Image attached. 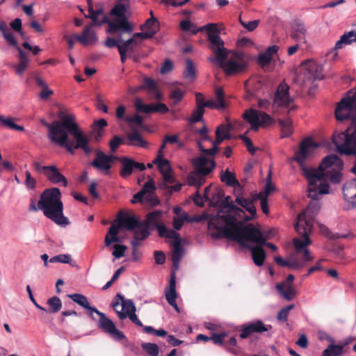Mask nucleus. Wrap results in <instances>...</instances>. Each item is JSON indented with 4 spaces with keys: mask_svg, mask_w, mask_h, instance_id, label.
<instances>
[{
    "mask_svg": "<svg viewBox=\"0 0 356 356\" xmlns=\"http://www.w3.org/2000/svg\"><path fill=\"white\" fill-rule=\"evenodd\" d=\"M356 112V94L343 98L335 109V116L342 121L351 118Z\"/></svg>",
    "mask_w": 356,
    "mask_h": 356,
    "instance_id": "f8f14e48",
    "label": "nucleus"
},
{
    "mask_svg": "<svg viewBox=\"0 0 356 356\" xmlns=\"http://www.w3.org/2000/svg\"><path fill=\"white\" fill-rule=\"evenodd\" d=\"M141 40L143 39L140 36H136V33H134L132 38L127 40H120L118 48L122 47L124 52L127 53L129 56H132V53L135 48L139 45Z\"/></svg>",
    "mask_w": 356,
    "mask_h": 356,
    "instance_id": "c756f323",
    "label": "nucleus"
},
{
    "mask_svg": "<svg viewBox=\"0 0 356 356\" xmlns=\"http://www.w3.org/2000/svg\"><path fill=\"white\" fill-rule=\"evenodd\" d=\"M304 68L307 70L309 78L317 79L320 78L318 71H321V67L318 66L314 61H307L304 64Z\"/></svg>",
    "mask_w": 356,
    "mask_h": 356,
    "instance_id": "37998d69",
    "label": "nucleus"
},
{
    "mask_svg": "<svg viewBox=\"0 0 356 356\" xmlns=\"http://www.w3.org/2000/svg\"><path fill=\"white\" fill-rule=\"evenodd\" d=\"M234 195L236 197L235 202L244 208L250 214V216L248 217L251 218V220L254 218L256 216V208L253 204V200L243 196V188H241V191H238V193H234Z\"/></svg>",
    "mask_w": 356,
    "mask_h": 356,
    "instance_id": "393cba45",
    "label": "nucleus"
},
{
    "mask_svg": "<svg viewBox=\"0 0 356 356\" xmlns=\"http://www.w3.org/2000/svg\"><path fill=\"white\" fill-rule=\"evenodd\" d=\"M166 300L170 305L174 307V309L179 312V308L176 302L177 298V292H176V282H175V275L173 274L169 282V286L165 289V291Z\"/></svg>",
    "mask_w": 356,
    "mask_h": 356,
    "instance_id": "bb28decb",
    "label": "nucleus"
},
{
    "mask_svg": "<svg viewBox=\"0 0 356 356\" xmlns=\"http://www.w3.org/2000/svg\"><path fill=\"white\" fill-rule=\"evenodd\" d=\"M277 291L287 300H292L297 291L292 284H279L277 285Z\"/></svg>",
    "mask_w": 356,
    "mask_h": 356,
    "instance_id": "79ce46f5",
    "label": "nucleus"
},
{
    "mask_svg": "<svg viewBox=\"0 0 356 356\" xmlns=\"http://www.w3.org/2000/svg\"><path fill=\"white\" fill-rule=\"evenodd\" d=\"M115 159L112 155H107L102 152H97L95 159L91 163V165L101 172L108 174L111 168V164Z\"/></svg>",
    "mask_w": 356,
    "mask_h": 356,
    "instance_id": "a211bd4d",
    "label": "nucleus"
},
{
    "mask_svg": "<svg viewBox=\"0 0 356 356\" xmlns=\"http://www.w3.org/2000/svg\"><path fill=\"white\" fill-rule=\"evenodd\" d=\"M294 308L293 305H289L282 308L277 314V319L281 321H286L289 312Z\"/></svg>",
    "mask_w": 356,
    "mask_h": 356,
    "instance_id": "680f3d73",
    "label": "nucleus"
},
{
    "mask_svg": "<svg viewBox=\"0 0 356 356\" xmlns=\"http://www.w3.org/2000/svg\"><path fill=\"white\" fill-rule=\"evenodd\" d=\"M216 138L215 140H213L212 139L210 140V143L212 145L211 148L205 149L204 147H202L201 145V144L200 145V150L202 153L204 154V156H205V155L213 156L218 152V146L225 140V138H224V137L219 135V130H216Z\"/></svg>",
    "mask_w": 356,
    "mask_h": 356,
    "instance_id": "c9c22d12",
    "label": "nucleus"
},
{
    "mask_svg": "<svg viewBox=\"0 0 356 356\" xmlns=\"http://www.w3.org/2000/svg\"><path fill=\"white\" fill-rule=\"evenodd\" d=\"M93 26H95L93 22L86 26L81 35L74 34V38L85 46L95 44L98 38L92 29Z\"/></svg>",
    "mask_w": 356,
    "mask_h": 356,
    "instance_id": "412c9836",
    "label": "nucleus"
},
{
    "mask_svg": "<svg viewBox=\"0 0 356 356\" xmlns=\"http://www.w3.org/2000/svg\"><path fill=\"white\" fill-rule=\"evenodd\" d=\"M0 31L2 33L5 40L10 46L13 47L17 49V47H19L18 46V42L15 37L13 31L10 30L5 22L3 24H0Z\"/></svg>",
    "mask_w": 356,
    "mask_h": 356,
    "instance_id": "72a5a7b5",
    "label": "nucleus"
},
{
    "mask_svg": "<svg viewBox=\"0 0 356 356\" xmlns=\"http://www.w3.org/2000/svg\"><path fill=\"white\" fill-rule=\"evenodd\" d=\"M124 120L128 123L130 130H131V127H136L135 125L138 127H141L143 124V118L138 114H136L133 116L126 117Z\"/></svg>",
    "mask_w": 356,
    "mask_h": 356,
    "instance_id": "4d7b16f0",
    "label": "nucleus"
},
{
    "mask_svg": "<svg viewBox=\"0 0 356 356\" xmlns=\"http://www.w3.org/2000/svg\"><path fill=\"white\" fill-rule=\"evenodd\" d=\"M107 125V122L104 119H100L95 121L92 124V136L96 140L102 136V129Z\"/></svg>",
    "mask_w": 356,
    "mask_h": 356,
    "instance_id": "a18cd8bd",
    "label": "nucleus"
},
{
    "mask_svg": "<svg viewBox=\"0 0 356 356\" xmlns=\"http://www.w3.org/2000/svg\"><path fill=\"white\" fill-rule=\"evenodd\" d=\"M206 106L212 109L222 111L227 106L224 98V93L222 88H218L216 90V98L206 102Z\"/></svg>",
    "mask_w": 356,
    "mask_h": 356,
    "instance_id": "cd10ccee",
    "label": "nucleus"
},
{
    "mask_svg": "<svg viewBox=\"0 0 356 356\" xmlns=\"http://www.w3.org/2000/svg\"><path fill=\"white\" fill-rule=\"evenodd\" d=\"M279 124L281 127L282 136L289 137L293 132L292 122L291 119L286 118L279 120Z\"/></svg>",
    "mask_w": 356,
    "mask_h": 356,
    "instance_id": "09e8293b",
    "label": "nucleus"
},
{
    "mask_svg": "<svg viewBox=\"0 0 356 356\" xmlns=\"http://www.w3.org/2000/svg\"><path fill=\"white\" fill-rule=\"evenodd\" d=\"M356 42V33L353 31H349L341 36L340 39L336 42L334 50L341 49L344 45L350 44Z\"/></svg>",
    "mask_w": 356,
    "mask_h": 356,
    "instance_id": "a19ab883",
    "label": "nucleus"
},
{
    "mask_svg": "<svg viewBox=\"0 0 356 356\" xmlns=\"http://www.w3.org/2000/svg\"><path fill=\"white\" fill-rule=\"evenodd\" d=\"M0 122L1 125L6 128L22 131L24 130V127L15 124L13 119L10 117H4L0 114Z\"/></svg>",
    "mask_w": 356,
    "mask_h": 356,
    "instance_id": "49530a36",
    "label": "nucleus"
},
{
    "mask_svg": "<svg viewBox=\"0 0 356 356\" xmlns=\"http://www.w3.org/2000/svg\"><path fill=\"white\" fill-rule=\"evenodd\" d=\"M271 176L272 172L270 171L267 176V181L264 188V191L256 194L255 195H257V197H263L265 194L266 197L268 198L269 194L275 191V186L271 183Z\"/></svg>",
    "mask_w": 356,
    "mask_h": 356,
    "instance_id": "6e6d98bb",
    "label": "nucleus"
},
{
    "mask_svg": "<svg viewBox=\"0 0 356 356\" xmlns=\"http://www.w3.org/2000/svg\"><path fill=\"white\" fill-rule=\"evenodd\" d=\"M271 328L272 326L270 325L264 324L261 321L243 324L241 326L240 337L241 339H247L252 334L263 333L268 332Z\"/></svg>",
    "mask_w": 356,
    "mask_h": 356,
    "instance_id": "2eb2a0df",
    "label": "nucleus"
},
{
    "mask_svg": "<svg viewBox=\"0 0 356 356\" xmlns=\"http://www.w3.org/2000/svg\"><path fill=\"white\" fill-rule=\"evenodd\" d=\"M114 250L112 252V254L116 259H120L124 255V252L127 250V247L124 245L116 243L113 245Z\"/></svg>",
    "mask_w": 356,
    "mask_h": 356,
    "instance_id": "e2e57ef3",
    "label": "nucleus"
},
{
    "mask_svg": "<svg viewBox=\"0 0 356 356\" xmlns=\"http://www.w3.org/2000/svg\"><path fill=\"white\" fill-rule=\"evenodd\" d=\"M133 231L134 232V236L131 243L134 248L140 245V241L144 240L149 235V227L144 222H140Z\"/></svg>",
    "mask_w": 356,
    "mask_h": 356,
    "instance_id": "a878e982",
    "label": "nucleus"
},
{
    "mask_svg": "<svg viewBox=\"0 0 356 356\" xmlns=\"http://www.w3.org/2000/svg\"><path fill=\"white\" fill-rule=\"evenodd\" d=\"M155 190V186L154 181L152 180H149L146 182L142 188V190L135 194L131 200L132 203H136L143 201H149L154 202V191Z\"/></svg>",
    "mask_w": 356,
    "mask_h": 356,
    "instance_id": "6ab92c4d",
    "label": "nucleus"
},
{
    "mask_svg": "<svg viewBox=\"0 0 356 356\" xmlns=\"http://www.w3.org/2000/svg\"><path fill=\"white\" fill-rule=\"evenodd\" d=\"M243 117L255 131H258L260 127H267L273 122V119L269 115L253 108L245 111Z\"/></svg>",
    "mask_w": 356,
    "mask_h": 356,
    "instance_id": "9b49d317",
    "label": "nucleus"
},
{
    "mask_svg": "<svg viewBox=\"0 0 356 356\" xmlns=\"http://www.w3.org/2000/svg\"><path fill=\"white\" fill-rule=\"evenodd\" d=\"M47 304L49 307V312L57 313L62 308L61 300L57 296H54L49 298L47 300Z\"/></svg>",
    "mask_w": 356,
    "mask_h": 356,
    "instance_id": "3c124183",
    "label": "nucleus"
},
{
    "mask_svg": "<svg viewBox=\"0 0 356 356\" xmlns=\"http://www.w3.org/2000/svg\"><path fill=\"white\" fill-rule=\"evenodd\" d=\"M240 24L249 31H254L259 25V20H253L250 22H244L240 19Z\"/></svg>",
    "mask_w": 356,
    "mask_h": 356,
    "instance_id": "774afa93",
    "label": "nucleus"
},
{
    "mask_svg": "<svg viewBox=\"0 0 356 356\" xmlns=\"http://www.w3.org/2000/svg\"><path fill=\"white\" fill-rule=\"evenodd\" d=\"M318 146L311 138H306L302 141L299 150L296 153L294 159L299 163L308 181V197L312 200L298 216L295 229L300 236L293 239L294 252L287 260H284L280 256L275 257V262L282 267L299 270L314 259L308 246L312 244L309 234L313 227V222L321 208L318 199L321 195L330 193L328 180L337 184L341 178V170L343 168V162L336 155L331 154L326 156L318 169L309 168L305 164V161L315 152Z\"/></svg>",
    "mask_w": 356,
    "mask_h": 356,
    "instance_id": "f257e3e1",
    "label": "nucleus"
},
{
    "mask_svg": "<svg viewBox=\"0 0 356 356\" xmlns=\"http://www.w3.org/2000/svg\"><path fill=\"white\" fill-rule=\"evenodd\" d=\"M220 179L227 186H232L234 188V193H238V191H241L242 186L236 179L234 174L229 172L228 169L222 173Z\"/></svg>",
    "mask_w": 356,
    "mask_h": 356,
    "instance_id": "473e14b6",
    "label": "nucleus"
},
{
    "mask_svg": "<svg viewBox=\"0 0 356 356\" xmlns=\"http://www.w3.org/2000/svg\"><path fill=\"white\" fill-rule=\"evenodd\" d=\"M153 163L157 165L165 184H172L175 182L170 163L167 159H163V154H158L157 157L153 161Z\"/></svg>",
    "mask_w": 356,
    "mask_h": 356,
    "instance_id": "dca6fc26",
    "label": "nucleus"
},
{
    "mask_svg": "<svg viewBox=\"0 0 356 356\" xmlns=\"http://www.w3.org/2000/svg\"><path fill=\"white\" fill-rule=\"evenodd\" d=\"M61 197L60 191L58 188L45 189L40 195L38 208L43 211L47 218L56 224L66 226L69 224V220L63 215V204Z\"/></svg>",
    "mask_w": 356,
    "mask_h": 356,
    "instance_id": "423d86ee",
    "label": "nucleus"
},
{
    "mask_svg": "<svg viewBox=\"0 0 356 356\" xmlns=\"http://www.w3.org/2000/svg\"><path fill=\"white\" fill-rule=\"evenodd\" d=\"M51 263L68 264L71 266H76V262L72 260V257L69 254H62L51 257L49 260Z\"/></svg>",
    "mask_w": 356,
    "mask_h": 356,
    "instance_id": "de8ad7c7",
    "label": "nucleus"
},
{
    "mask_svg": "<svg viewBox=\"0 0 356 356\" xmlns=\"http://www.w3.org/2000/svg\"><path fill=\"white\" fill-rule=\"evenodd\" d=\"M88 13L85 14V17L93 21L95 25L101 26L103 24H108V31L115 33L118 30L124 32L131 31V28L127 23L125 17L126 6L122 3H118L110 11V14L116 17L113 21L108 20V18L103 11L102 8L94 10L92 8V1L87 0Z\"/></svg>",
    "mask_w": 356,
    "mask_h": 356,
    "instance_id": "39448f33",
    "label": "nucleus"
},
{
    "mask_svg": "<svg viewBox=\"0 0 356 356\" xmlns=\"http://www.w3.org/2000/svg\"><path fill=\"white\" fill-rule=\"evenodd\" d=\"M195 171L192 172L188 177V184L200 187L205 181V175L210 173L216 166L213 159L201 156L192 159Z\"/></svg>",
    "mask_w": 356,
    "mask_h": 356,
    "instance_id": "1a4fd4ad",
    "label": "nucleus"
},
{
    "mask_svg": "<svg viewBox=\"0 0 356 356\" xmlns=\"http://www.w3.org/2000/svg\"><path fill=\"white\" fill-rule=\"evenodd\" d=\"M306 29L302 24H297L293 27L291 37L293 41L305 47H307Z\"/></svg>",
    "mask_w": 356,
    "mask_h": 356,
    "instance_id": "7c9ffc66",
    "label": "nucleus"
},
{
    "mask_svg": "<svg viewBox=\"0 0 356 356\" xmlns=\"http://www.w3.org/2000/svg\"><path fill=\"white\" fill-rule=\"evenodd\" d=\"M161 211H154L152 212L149 213L147 215V218L144 223H146L149 227V225H154L158 229V227L160 225H164L163 224L159 223V220L161 216Z\"/></svg>",
    "mask_w": 356,
    "mask_h": 356,
    "instance_id": "c03bdc74",
    "label": "nucleus"
},
{
    "mask_svg": "<svg viewBox=\"0 0 356 356\" xmlns=\"http://www.w3.org/2000/svg\"><path fill=\"white\" fill-rule=\"evenodd\" d=\"M236 228L238 229V227ZM228 236L232 237V240L238 242L242 245H244L245 243L252 242L257 245H266L270 248L273 251L277 250L276 245L271 243L266 242V240L270 238V234L262 233L257 227L252 224L246 225L244 229H236L235 232H229Z\"/></svg>",
    "mask_w": 356,
    "mask_h": 356,
    "instance_id": "6e6552de",
    "label": "nucleus"
},
{
    "mask_svg": "<svg viewBox=\"0 0 356 356\" xmlns=\"http://www.w3.org/2000/svg\"><path fill=\"white\" fill-rule=\"evenodd\" d=\"M204 27L210 42L209 48L214 54V57L209 58V61L218 65L228 76L243 72L248 65L247 56L242 52L228 51L224 47V42L219 35L224 29L223 26L208 24Z\"/></svg>",
    "mask_w": 356,
    "mask_h": 356,
    "instance_id": "7ed1b4c3",
    "label": "nucleus"
},
{
    "mask_svg": "<svg viewBox=\"0 0 356 356\" xmlns=\"http://www.w3.org/2000/svg\"><path fill=\"white\" fill-rule=\"evenodd\" d=\"M180 26L182 30L185 31H191L193 33H196L200 30L205 29L207 31V29L204 26L200 29H196L193 24L189 20L181 21Z\"/></svg>",
    "mask_w": 356,
    "mask_h": 356,
    "instance_id": "052dcab7",
    "label": "nucleus"
},
{
    "mask_svg": "<svg viewBox=\"0 0 356 356\" xmlns=\"http://www.w3.org/2000/svg\"><path fill=\"white\" fill-rule=\"evenodd\" d=\"M142 348L151 356H158L159 355V348L156 343H144L142 344Z\"/></svg>",
    "mask_w": 356,
    "mask_h": 356,
    "instance_id": "13d9d810",
    "label": "nucleus"
},
{
    "mask_svg": "<svg viewBox=\"0 0 356 356\" xmlns=\"http://www.w3.org/2000/svg\"><path fill=\"white\" fill-rule=\"evenodd\" d=\"M159 235L161 237L171 238V245L173 246L172 261L175 269L178 268L179 261L183 256V249L181 245L179 234L175 231L168 229L165 225L158 227Z\"/></svg>",
    "mask_w": 356,
    "mask_h": 356,
    "instance_id": "9d476101",
    "label": "nucleus"
},
{
    "mask_svg": "<svg viewBox=\"0 0 356 356\" xmlns=\"http://www.w3.org/2000/svg\"><path fill=\"white\" fill-rule=\"evenodd\" d=\"M343 346L330 344L323 350L322 356H339L343 353Z\"/></svg>",
    "mask_w": 356,
    "mask_h": 356,
    "instance_id": "8fccbe9b",
    "label": "nucleus"
},
{
    "mask_svg": "<svg viewBox=\"0 0 356 356\" xmlns=\"http://www.w3.org/2000/svg\"><path fill=\"white\" fill-rule=\"evenodd\" d=\"M222 209L216 214L208 216V231L213 238H227L232 240L228 236L229 232L245 228L243 223L251 220L245 215L244 210L236 207L230 196H227L221 202Z\"/></svg>",
    "mask_w": 356,
    "mask_h": 356,
    "instance_id": "20e7f679",
    "label": "nucleus"
},
{
    "mask_svg": "<svg viewBox=\"0 0 356 356\" xmlns=\"http://www.w3.org/2000/svg\"><path fill=\"white\" fill-rule=\"evenodd\" d=\"M13 31H15L19 33L22 36L24 35V33L22 32V20L19 18H16L13 21H12L10 24Z\"/></svg>",
    "mask_w": 356,
    "mask_h": 356,
    "instance_id": "69168bd1",
    "label": "nucleus"
},
{
    "mask_svg": "<svg viewBox=\"0 0 356 356\" xmlns=\"http://www.w3.org/2000/svg\"><path fill=\"white\" fill-rule=\"evenodd\" d=\"M112 306L121 320L125 319L129 314L136 312L134 302L130 299L124 298L121 294H117Z\"/></svg>",
    "mask_w": 356,
    "mask_h": 356,
    "instance_id": "4468645a",
    "label": "nucleus"
},
{
    "mask_svg": "<svg viewBox=\"0 0 356 356\" xmlns=\"http://www.w3.org/2000/svg\"><path fill=\"white\" fill-rule=\"evenodd\" d=\"M204 113V108H203L202 106H197L189 118V122L191 123L200 122L202 120Z\"/></svg>",
    "mask_w": 356,
    "mask_h": 356,
    "instance_id": "bf43d9fd",
    "label": "nucleus"
},
{
    "mask_svg": "<svg viewBox=\"0 0 356 356\" xmlns=\"http://www.w3.org/2000/svg\"><path fill=\"white\" fill-rule=\"evenodd\" d=\"M135 106L138 112H143L145 113H149L152 112L165 113L168 111V108L163 103H158L156 104H145L140 99H136Z\"/></svg>",
    "mask_w": 356,
    "mask_h": 356,
    "instance_id": "4be33fe9",
    "label": "nucleus"
},
{
    "mask_svg": "<svg viewBox=\"0 0 356 356\" xmlns=\"http://www.w3.org/2000/svg\"><path fill=\"white\" fill-rule=\"evenodd\" d=\"M120 232V226H116V225H112L105 236L104 243L105 246L109 247L113 243H119L120 242V239L118 236V234Z\"/></svg>",
    "mask_w": 356,
    "mask_h": 356,
    "instance_id": "58836bf2",
    "label": "nucleus"
},
{
    "mask_svg": "<svg viewBox=\"0 0 356 356\" xmlns=\"http://www.w3.org/2000/svg\"><path fill=\"white\" fill-rule=\"evenodd\" d=\"M44 170L45 176L50 182L54 184H60L65 187L67 186V179L60 172L56 166L49 165Z\"/></svg>",
    "mask_w": 356,
    "mask_h": 356,
    "instance_id": "5701e85b",
    "label": "nucleus"
},
{
    "mask_svg": "<svg viewBox=\"0 0 356 356\" xmlns=\"http://www.w3.org/2000/svg\"><path fill=\"white\" fill-rule=\"evenodd\" d=\"M17 51L19 54V63L17 65H15L14 67L16 74L22 75L29 66L30 60L28 58L27 54L20 47H17Z\"/></svg>",
    "mask_w": 356,
    "mask_h": 356,
    "instance_id": "e433bc0d",
    "label": "nucleus"
},
{
    "mask_svg": "<svg viewBox=\"0 0 356 356\" xmlns=\"http://www.w3.org/2000/svg\"><path fill=\"white\" fill-rule=\"evenodd\" d=\"M126 136L129 140L127 143L129 145L143 148H147L148 146V143L142 138L140 134L136 130V127H131V130L126 133Z\"/></svg>",
    "mask_w": 356,
    "mask_h": 356,
    "instance_id": "c85d7f7f",
    "label": "nucleus"
},
{
    "mask_svg": "<svg viewBox=\"0 0 356 356\" xmlns=\"http://www.w3.org/2000/svg\"><path fill=\"white\" fill-rule=\"evenodd\" d=\"M278 49L279 47L277 45L269 47L265 52H263L259 55L257 59L258 63L262 67H265L269 64L273 56L277 53Z\"/></svg>",
    "mask_w": 356,
    "mask_h": 356,
    "instance_id": "4c0bfd02",
    "label": "nucleus"
},
{
    "mask_svg": "<svg viewBox=\"0 0 356 356\" xmlns=\"http://www.w3.org/2000/svg\"><path fill=\"white\" fill-rule=\"evenodd\" d=\"M58 117L59 120L46 124L50 140L65 147L71 154L76 149H81L86 154H90L92 148L88 145L90 138L79 129L74 115L60 111Z\"/></svg>",
    "mask_w": 356,
    "mask_h": 356,
    "instance_id": "f03ea898",
    "label": "nucleus"
},
{
    "mask_svg": "<svg viewBox=\"0 0 356 356\" xmlns=\"http://www.w3.org/2000/svg\"><path fill=\"white\" fill-rule=\"evenodd\" d=\"M68 297L79 305L88 309L92 318H93L92 313H96L99 316L98 327L104 332L108 334L114 340L118 341L124 340L126 342H128L124 333L117 329L115 323L104 313L99 311L97 308L91 307L85 296L81 293H73L68 295Z\"/></svg>",
    "mask_w": 356,
    "mask_h": 356,
    "instance_id": "0eeeda50",
    "label": "nucleus"
},
{
    "mask_svg": "<svg viewBox=\"0 0 356 356\" xmlns=\"http://www.w3.org/2000/svg\"><path fill=\"white\" fill-rule=\"evenodd\" d=\"M25 185L29 190H33L36 186V180L33 178L29 171L25 172Z\"/></svg>",
    "mask_w": 356,
    "mask_h": 356,
    "instance_id": "0e129e2a",
    "label": "nucleus"
},
{
    "mask_svg": "<svg viewBox=\"0 0 356 356\" xmlns=\"http://www.w3.org/2000/svg\"><path fill=\"white\" fill-rule=\"evenodd\" d=\"M211 190V186H207L204 189V198L206 200H209L211 204L213 205L221 204L222 201V198L224 197V192L221 189H216L215 192L212 194V196L209 195V191Z\"/></svg>",
    "mask_w": 356,
    "mask_h": 356,
    "instance_id": "ea45409f",
    "label": "nucleus"
},
{
    "mask_svg": "<svg viewBox=\"0 0 356 356\" xmlns=\"http://www.w3.org/2000/svg\"><path fill=\"white\" fill-rule=\"evenodd\" d=\"M343 199L351 209H356V179L346 182L342 187Z\"/></svg>",
    "mask_w": 356,
    "mask_h": 356,
    "instance_id": "f3484780",
    "label": "nucleus"
},
{
    "mask_svg": "<svg viewBox=\"0 0 356 356\" xmlns=\"http://www.w3.org/2000/svg\"><path fill=\"white\" fill-rule=\"evenodd\" d=\"M184 76L190 81H193L195 78V69L191 59H186V68L184 72Z\"/></svg>",
    "mask_w": 356,
    "mask_h": 356,
    "instance_id": "603ef678",
    "label": "nucleus"
},
{
    "mask_svg": "<svg viewBox=\"0 0 356 356\" xmlns=\"http://www.w3.org/2000/svg\"><path fill=\"white\" fill-rule=\"evenodd\" d=\"M289 86L284 82L278 86L274 95V106L287 108L289 112L295 108L293 104V99L289 95Z\"/></svg>",
    "mask_w": 356,
    "mask_h": 356,
    "instance_id": "ddd939ff",
    "label": "nucleus"
},
{
    "mask_svg": "<svg viewBox=\"0 0 356 356\" xmlns=\"http://www.w3.org/2000/svg\"><path fill=\"white\" fill-rule=\"evenodd\" d=\"M150 14L151 18L147 19L141 28L143 32L136 33V36H140L142 39L152 38L158 30V22L153 16L152 11L150 12Z\"/></svg>",
    "mask_w": 356,
    "mask_h": 356,
    "instance_id": "b1692460",
    "label": "nucleus"
},
{
    "mask_svg": "<svg viewBox=\"0 0 356 356\" xmlns=\"http://www.w3.org/2000/svg\"><path fill=\"white\" fill-rule=\"evenodd\" d=\"M187 213H182L181 216H175L173 218L172 225L175 230H179L184 225V222H191Z\"/></svg>",
    "mask_w": 356,
    "mask_h": 356,
    "instance_id": "864d4df0",
    "label": "nucleus"
},
{
    "mask_svg": "<svg viewBox=\"0 0 356 356\" xmlns=\"http://www.w3.org/2000/svg\"><path fill=\"white\" fill-rule=\"evenodd\" d=\"M216 130H219V135L224 137L225 139L230 138V125L227 124H220Z\"/></svg>",
    "mask_w": 356,
    "mask_h": 356,
    "instance_id": "338daca9",
    "label": "nucleus"
},
{
    "mask_svg": "<svg viewBox=\"0 0 356 356\" xmlns=\"http://www.w3.org/2000/svg\"><path fill=\"white\" fill-rule=\"evenodd\" d=\"M120 222L116 226L124 227L128 230H134L136 227L140 223V221L133 216L127 214L121 215L119 218Z\"/></svg>",
    "mask_w": 356,
    "mask_h": 356,
    "instance_id": "f704fd0d",
    "label": "nucleus"
},
{
    "mask_svg": "<svg viewBox=\"0 0 356 356\" xmlns=\"http://www.w3.org/2000/svg\"><path fill=\"white\" fill-rule=\"evenodd\" d=\"M184 94V90L178 88H175L172 89L170 93L169 94V98L173 104H177L182 99Z\"/></svg>",
    "mask_w": 356,
    "mask_h": 356,
    "instance_id": "5fc2aeb1",
    "label": "nucleus"
},
{
    "mask_svg": "<svg viewBox=\"0 0 356 356\" xmlns=\"http://www.w3.org/2000/svg\"><path fill=\"white\" fill-rule=\"evenodd\" d=\"M120 176L122 178H127L130 176L134 170L143 171L145 169L144 163L135 162L133 159L124 157L121 159Z\"/></svg>",
    "mask_w": 356,
    "mask_h": 356,
    "instance_id": "aec40b11",
    "label": "nucleus"
},
{
    "mask_svg": "<svg viewBox=\"0 0 356 356\" xmlns=\"http://www.w3.org/2000/svg\"><path fill=\"white\" fill-rule=\"evenodd\" d=\"M261 245H258L257 246H250L247 245L246 243L243 246L247 247L251 251L252 258L257 266H261L264 264V260L266 259V253L263 248L261 247Z\"/></svg>",
    "mask_w": 356,
    "mask_h": 356,
    "instance_id": "2f4dec72",
    "label": "nucleus"
}]
</instances>
